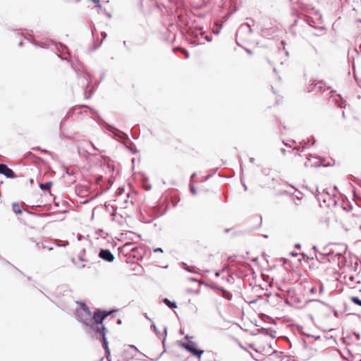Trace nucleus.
Listing matches in <instances>:
<instances>
[{
  "mask_svg": "<svg viewBox=\"0 0 361 361\" xmlns=\"http://www.w3.org/2000/svg\"><path fill=\"white\" fill-rule=\"evenodd\" d=\"M110 313V312L99 309L92 313L90 308L85 303H81V308L78 310L77 314V319L79 322L89 326L92 331L98 333L102 336L103 345L106 349L108 348L106 338V331L103 324V321Z\"/></svg>",
  "mask_w": 361,
  "mask_h": 361,
  "instance_id": "f257e3e1",
  "label": "nucleus"
},
{
  "mask_svg": "<svg viewBox=\"0 0 361 361\" xmlns=\"http://www.w3.org/2000/svg\"><path fill=\"white\" fill-rule=\"evenodd\" d=\"M182 348L198 358H200L204 353V350L198 348V344L192 336H186L185 337L184 342H182Z\"/></svg>",
  "mask_w": 361,
  "mask_h": 361,
  "instance_id": "f03ea898",
  "label": "nucleus"
},
{
  "mask_svg": "<svg viewBox=\"0 0 361 361\" xmlns=\"http://www.w3.org/2000/svg\"><path fill=\"white\" fill-rule=\"evenodd\" d=\"M139 354L136 347L133 345L128 346L122 353L123 361H133Z\"/></svg>",
  "mask_w": 361,
  "mask_h": 361,
  "instance_id": "7ed1b4c3",
  "label": "nucleus"
},
{
  "mask_svg": "<svg viewBox=\"0 0 361 361\" xmlns=\"http://www.w3.org/2000/svg\"><path fill=\"white\" fill-rule=\"evenodd\" d=\"M0 173L9 178H16V175L13 171V170L9 169L7 165L4 164H0Z\"/></svg>",
  "mask_w": 361,
  "mask_h": 361,
  "instance_id": "20e7f679",
  "label": "nucleus"
},
{
  "mask_svg": "<svg viewBox=\"0 0 361 361\" xmlns=\"http://www.w3.org/2000/svg\"><path fill=\"white\" fill-rule=\"evenodd\" d=\"M102 259L111 262L114 259L113 254L109 250H101L99 254Z\"/></svg>",
  "mask_w": 361,
  "mask_h": 361,
  "instance_id": "39448f33",
  "label": "nucleus"
},
{
  "mask_svg": "<svg viewBox=\"0 0 361 361\" xmlns=\"http://www.w3.org/2000/svg\"><path fill=\"white\" fill-rule=\"evenodd\" d=\"M13 211L17 214H20L22 213V210L18 203H13L12 204Z\"/></svg>",
  "mask_w": 361,
  "mask_h": 361,
  "instance_id": "423d86ee",
  "label": "nucleus"
},
{
  "mask_svg": "<svg viewBox=\"0 0 361 361\" xmlns=\"http://www.w3.org/2000/svg\"><path fill=\"white\" fill-rule=\"evenodd\" d=\"M164 302L169 307H170L171 309H173V308H176L177 306H176V302H171L170 301L169 299L167 298H165L164 300Z\"/></svg>",
  "mask_w": 361,
  "mask_h": 361,
  "instance_id": "0eeeda50",
  "label": "nucleus"
},
{
  "mask_svg": "<svg viewBox=\"0 0 361 361\" xmlns=\"http://www.w3.org/2000/svg\"><path fill=\"white\" fill-rule=\"evenodd\" d=\"M52 185V182L49 181L45 183H41L39 188L42 190H49Z\"/></svg>",
  "mask_w": 361,
  "mask_h": 361,
  "instance_id": "6e6552de",
  "label": "nucleus"
},
{
  "mask_svg": "<svg viewBox=\"0 0 361 361\" xmlns=\"http://www.w3.org/2000/svg\"><path fill=\"white\" fill-rule=\"evenodd\" d=\"M350 300L354 304L361 306V300H360L358 298L351 297Z\"/></svg>",
  "mask_w": 361,
  "mask_h": 361,
  "instance_id": "1a4fd4ad",
  "label": "nucleus"
},
{
  "mask_svg": "<svg viewBox=\"0 0 361 361\" xmlns=\"http://www.w3.org/2000/svg\"><path fill=\"white\" fill-rule=\"evenodd\" d=\"M101 36H102L101 42H102L106 39V37L107 35H106V32H102L101 33Z\"/></svg>",
  "mask_w": 361,
  "mask_h": 361,
  "instance_id": "9d476101",
  "label": "nucleus"
},
{
  "mask_svg": "<svg viewBox=\"0 0 361 361\" xmlns=\"http://www.w3.org/2000/svg\"><path fill=\"white\" fill-rule=\"evenodd\" d=\"M224 297L228 299V300H231V295H230V293H226V294H224Z\"/></svg>",
  "mask_w": 361,
  "mask_h": 361,
  "instance_id": "9b49d317",
  "label": "nucleus"
},
{
  "mask_svg": "<svg viewBox=\"0 0 361 361\" xmlns=\"http://www.w3.org/2000/svg\"><path fill=\"white\" fill-rule=\"evenodd\" d=\"M190 190H191V192H192L193 194H195V193H196V192H195V188H194V187H193L192 185H191V186H190Z\"/></svg>",
  "mask_w": 361,
  "mask_h": 361,
  "instance_id": "f8f14e48",
  "label": "nucleus"
},
{
  "mask_svg": "<svg viewBox=\"0 0 361 361\" xmlns=\"http://www.w3.org/2000/svg\"><path fill=\"white\" fill-rule=\"evenodd\" d=\"M295 247H300V245H296Z\"/></svg>",
  "mask_w": 361,
  "mask_h": 361,
  "instance_id": "ddd939ff",
  "label": "nucleus"
},
{
  "mask_svg": "<svg viewBox=\"0 0 361 361\" xmlns=\"http://www.w3.org/2000/svg\"><path fill=\"white\" fill-rule=\"evenodd\" d=\"M179 49H180L179 47H177V48L175 49V50H179Z\"/></svg>",
  "mask_w": 361,
  "mask_h": 361,
  "instance_id": "4468645a",
  "label": "nucleus"
},
{
  "mask_svg": "<svg viewBox=\"0 0 361 361\" xmlns=\"http://www.w3.org/2000/svg\"><path fill=\"white\" fill-rule=\"evenodd\" d=\"M360 228H361V226H360Z\"/></svg>",
  "mask_w": 361,
  "mask_h": 361,
  "instance_id": "2eb2a0df",
  "label": "nucleus"
}]
</instances>
